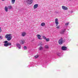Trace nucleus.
I'll return each instance as SVG.
<instances>
[{
    "label": "nucleus",
    "mask_w": 78,
    "mask_h": 78,
    "mask_svg": "<svg viewBox=\"0 0 78 78\" xmlns=\"http://www.w3.org/2000/svg\"><path fill=\"white\" fill-rule=\"evenodd\" d=\"M16 46L18 47L19 49H20V48H21V45L20 44H16Z\"/></svg>",
    "instance_id": "9d476101"
},
{
    "label": "nucleus",
    "mask_w": 78,
    "mask_h": 78,
    "mask_svg": "<svg viewBox=\"0 0 78 78\" xmlns=\"http://www.w3.org/2000/svg\"><path fill=\"white\" fill-rule=\"evenodd\" d=\"M8 8L9 9H11L12 8V6L11 5H8Z\"/></svg>",
    "instance_id": "dca6fc26"
},
{
    "label": "nucleus",
    "mask_w": 78,
    "mask_h": 78,
    "mask_svg": "<svg viewBox=\"0 0 78 78\" xmlns=\"http://www.w3.org/2000/svg\"><path fill=\"white\" fill-rule=\"evenodd\" d=\"M62 50L66 51V50H67V47L65 46H63L62 47Z\"/></svg>",
    "instance_id": "20e7f679"
},
{
    "label": "nucleus",
    "mask_w": 78,
    "mask_h": 78,
    "mask_svg": "<svg viewBox=\"0 0 78 78\" xmlns=\"http://www.w3.org/2000/svg\"><path fill=\"white\" fill-rule=\"evenodd\" d=\"M8 42L7 41H5L4 42V43H8Z\"/></svg>",
    "instance_id": "b1692460"
},
{
    "label": "nucleus",
    "mask_w": 78,
    "mask_h": 78,
    "mask_svg": "<svg viewBox=\"0 0 78 78\" xmlns=\"http://www.w3.org/2000/svg\"><path fill=\"white\" fill-rule=\"evenodd\" d=\"M4 45L5 46V47H8V46H9V45H11V43H5L4 44Z\"/></svg>",
    "instance_id": "7ed1b4c3"
},
{
    "label": "nucleus",
    "mask_w": 78,
    "mask_h": 78,
    "mask_svg": "<svg viewBox=\"0 0 78 78\" xmlns=\"http://www.w3.org/2000/svg\"><path fill=\"white\" fill-rule=\"evenodd\" d=\"M62 9H64V10H67L68 9L67 7L63 5L62 6Z\"/></svg>",
    "instance_id": "423d86ee"
},
{
    "label": "nucleus",
    "mask_w": 78,
    "mask_h": 78,
    "mask_svg": "<svg viewBox=\"0 0 78 78\" xmlns=\"http://www.w3.org/2000/svg\"><path fill=\"white\" fill-rule=\"evenodd\" d=\"M12 37L11 36V34H7L5 36V38H7V40L9 41L11 40Z\"/></svg>",
    "instance_id": "f257e3e1"
},
{
    "label": "nucleus",
    "mask_w": 78,
    "mask_h": 78,
    "mask_svg": "<svg viewBox=\"0 0 78 78\" xmlns=\"http://www.w3.org/2000/svg\"><path fill=\"white\" fill-rule=\"evenodd\" d=\"M41 25L42 27H44L45 25V23H42L41 24Z\"/></svg>",
    "instance_id": "2eb2a0df"
},
{
    "label": "nucleus",
    "mask_w": 78,
    "mask_h": 78,
    "mask_svg": "<svg viewBox=\"0 0 78 78\" xmlns=\"http://www.w3.org/2000/svg\"><path fill=\"white\" fill-rule=\"evenodd\" d=\"M2 1H5V0H1Z\"/></svg>",
    "instance_id": "bb28decb"
},
{
    "label": "nucleus",
    "mask_w": 78,
    "mask_h": 78,
    "mask_svg": "<svg viewBox=\"0 0 78 78\" xmlns=\"http://www.w3.org/2000/svg\"><path fill=\"white\" fill-rule=\"evenodd\" d=\"M38 7V4H36L34 6V9H36Z\"/></svg>",
    "instance_id": "0eeeda50"
},
{
    "label": "nucleus",
    "mask_w": 78,
    "mask_h": 78,
    "mask_svg": "<svg viewBox=\"0 0 78 78\" xmlns=\"http://www.w3.org/2000/svg\"><path fill=\"white\" fill-rule=\"evenodd\" d=\"M66 42V40L65 39H63L62 38H61L58 41V44L60 45H61L62 44L63 42Z\"/></svg>",
    "instance_id": "f03ea898"
},
{
    "label": "nucleus",
    "mask_w": 78,
    "mask_h": 78,
    "mask_svg": "<svg viewBox=\"0 0 78 78\" xmlns=\"http://www.w3.org/2000/svg\"><path fill=\"white\" fill-rule=\"evenodd\" d=\"M55 23L56 24V26H58V25L59 24V23L58 22V20L57 18L55 19Z\"/></svg>",
    "instance_id": "39448f33"
},
{
    "label": "nucleus",
    "mask_w": 78,
    "mask_h": 78,
    "mask_svg": "<svg viewBox=\"0 0 78 78\" xmlns=\"http://www.w3.org/2000/svg\"><path fill=\"white\" fill-rule=\"evenodd\" d=\"M43 38L44 39H46V37L45 36H43Z\"/></svg>",
    "instance_id": "5701e85b"
},
{
    "label": "nucleus",
    "mask_w": 78,
    "mask_h": 78,
    "mask_svg": "<svg viewBox=\"0 0 78 78\" xmlns=\"http://www.w3.org/2000/svg\"><path fill=\"white\" fill-rule=\"evenodd\" d=\"M66 30V29H65V30H62L60 33V34H64V32H65V31Z\"/></svg>",
    "instance_id": "4468645a"
},
{
    "label": "nucleus",
    "mask_w": 78,
    "mask_h": 78,
    "mask_svg": "<svg viewBox=\"0 0 78 78\" xmlns=\"http://www.w3.org/2000/svg\"><path fill=\"white\" fill-rule=\"evenodd\" d=\"M37 37H38V39H40V40H41V39H42L41 38V35L40 34H37Z\"/></svg>",
    "instance_id": "1a4fd4ad"
},
{
    "label": "nucleus",
    "mask_w": 78,
    "mask_h": 78,
    "mask_svg": "<svg viewBox=\"0 0 78 78\" xmlns=\"http://www.w3.org/2000/svg\"><path fill=\"white\" fill-rule=\"evenodd\" d=\"M23 49L24 50H27V46H25L23 47Z\"/></svg>",
    "instance_id": "412c9836"
},
{
    "label": "nucleus",
    "mask_w": 78,
    "mask_h": 78,
    "mask_svg": "<svg viewBox=\"0 0 78 78\" xmlns=\"http://www.w3.org/2000/svg\"><path fill=\"white\" fill-rule=\"evenodd\" d=\"M2 32V29H1V28L0 27V33H1Z\"/></svg>",
    "instance_id": "a878e982"
},
{
    "label": "nucleus",
    "mask_w": 78,
    "mask_h": 78,
    "mask_svg": "<svg viewBox=\"0 0 78 78\" xmlns=\"http://www.w3.org/2000/svg\"><path fill=\"white\" fill-rule=\"evenodd\" d=\"M39 50L41 51V50H43V48H44V47L42 46H40L39 48Z\"/></svg>",
    "instance_id": "9b49d317"
},
{
    "label": "nucleus",
    "mask_w": 78,
    "mask_h": 78,
    "mask_svg": "<svg viewBox=\"0 0 78 78\" xmlns=\"http://www.w3.org/2000/svg\"><path fill=\"white\" fill-rule=\"evenodd\" d=\"M25 40H21V44H25Z\"/></svg>",
    "instance_id": "f8f14e48"
},
{
    "label": "nucleus",
    "mask_w": 78,
    "mask_h": 78,
    "mask_svg": "<svg viewBox=\"0 0 78 78\" xmlns=\"http://www.w3.org/2000/svg\"><path fill=\"white\" fill-rule=\"evenodd\" d=\"M44 47L45 48H49V47H48V45H45Z\"/></svg>",
    "instance_id": "6ab92c4d"
},
{
    "label": "nucleus",
    "mask_w": 78,
    "mask_h": 78,
    "mask_svg": "<svg viewBox=\"0 0 78 78\" xmlns=\"http://www.w3.org/2000/svg\"><path fill=\"white\" fill-rule=\"evenodd\" d=\"M69 23H65V25H66V26H67V25H69Z\"/></svg>",
    "instance_id": "4be33fe9"
},
{
    "label": "nucleus",
    "mask_w": 78,
    "mask_h": 78,
    "mask_svg": "<svg viewBox=\"0 0 78 78\" xmlns=\"http://www.w3.org/2000/svg\"><path fill=\"white\" fill-rule=\"evenodd\" d=\"M8 8L7 7L5 6V12H8Z\"/></svg>",
    "instance_id": "ddd939ff"
},
{
    "label": "nucleus",
    "mask_w": 78,
    "mask_h": 78,
    "mask_svg": "<svg viewBox=\"0 0 78 78\" xmlns=\"http://www.w3.org/2000/svg\"><path fill=\"white\" fill-rule=\"evenodd\" d=\"M46 42H48L50 41V39L48 38H46Z\"/></svg>",
    "instance_id": "aec40b11"
},
{
    "label": "nucleus",
    "mask_w": 78,
    "mask_h": 78,
    "mask_svg": "<svg viewBox=\"0 0 78 78\" xmlns=\"http://www.w3.org/2000/svg\"><path fill=\"white\" fill-rule=\"evenodd\" d=\"M39 55H35L34 57L35 58H37L39 57Z\"/></svg>",
    "instance_id": "f3484780"
},
{
    "label": "nucleus",
    "mask_w": 78,
    "mask_h": 78,
    "mask_svg": "<svg viewBox=\"0 0 78 78\" xmlns=\"http://www.w3.org/2000/svg\"><path fill=\"white\" fill-rule=\"evenodd\" d=\"M56 28H57L58 29H59V26H57L56 27Z\"/></svg>",
    "instance_id": "393cba45"
},
{
    "label": "nucleus",
    "mask_w": 78,
    "mask_h": 78,
    "mask_svg": "<svg viewBox=\"0 0 78 78\" xmlns=\"http://www.w3.org/2000/svg\"><path fill=\"white\" fill-rule=\"evenodd\" d=\"M15 1H16V0H12L11 1L12 2V4H14Z\"/></svg>",
    "instance_id": "a211bd4d"
},
{
    "label": "nucleus",
    "mask_w": 78,
    "mask_h": 78,
    "mask_svg": "<svg viewBox=\"0 0 78 78\" xmlns=\"http://www.w3.org/2000/svg\"><path fill=\"white\" fill-rule=\"evenodd\" d=\"M26 35V33L25 32H23L22 33V36H23V37H24Z\"/></svg>",
    "instance_id": "6e6552de"
}]
</instances>
